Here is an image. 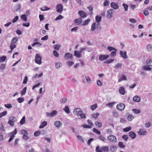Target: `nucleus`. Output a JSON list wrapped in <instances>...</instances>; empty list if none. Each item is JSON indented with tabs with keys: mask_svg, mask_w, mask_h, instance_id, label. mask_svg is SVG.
<instances>
[{
	"mask_svg": "<svg viewBox=\"0 0 152 152\" xmlns=\"http://www.w3.org/2000/svg\"><path fill=\"white\" fill-rule=\"evenodd\" d=\"M96 152H102L103 151L107 152L108 151L109 148L107 146L100 147L99 146H97L96 148Z\"/></svg>",
	"mask_w": 152,
	"mask_h": 152,
	"instance_id": "nucleus-1",
	"label": "nucleus"
},
{
	"mask_svg": "<svg viewBox=\"0 0 152 152\" xmlns=\"http://www.w3.org/2000/svg\"><path fill=\"white\" fill-rule=\"evenodd\" d=\"M21 133L23 135H28V132L26 130L22 129L21 130Z\"/></svg>",
	"mask_w": 152,
	"mask_h": 152,
	"instance_id": "nucleus-53",
	"label": "nucleus"
},
{
	"mask_svg": "<svg viewBox=\"0 0 152 152\" xmlns=\"http://www.w3.org/2000/svg\"><path fill=\"white\" fill-rule=\"evenodd\" d=\"M85 78L86 83L88 84H90L92 83L90 77L88 75L85 76Z\"/></svg>",
	"mask_w": 152,
	"mask_h": 152,
	"instance_id": "nucleus-17",
	"label": "nucleus"
},
{
	"mask_svg": "<svg viewBox=\"0 0 152 152\" xmlns=\"http://www.w3.org/2000/svg\"><path fill=\"white\" fill-rule=\"evenodd\" d=\"M117 148V147L116 146L112 145L110 147V150L111 151L113 152L114 151H116Z\"/></svg>",
	"mask_w": 152,
	"mask_h": 152,
	"instance_id": "nucleus-45",
	"label": "nucleus"
},
{
	"mask_svg": "<svg viewBox=\"0 0 152 152\" xmlns=\"http://www.w3.org/2000/svg\"><path fill=\"white\" fill-rule=\"evenodd\" d=\"M149 66H143L142 68L143 69L145 70H151V68L150 67H149Z\"/></svg>",
	"mask_w": 152,
	"mask_h": 152,
	"instance_id": "nucleus-42",
	"label": "nucleus"
},
{
	"mask_svg": "<svg viewBox=\"0 0 152 152\" xmlns=\"http://www.w3.org/2000/svg\"><path fill=\"white\" fill-rule=\"evenodd\" d=\"M138 133L142 135H145L147 133V131L145 130L144 129H140V130L138 132Z\"/></svg>",
	"mask_w": 152,
	"mask_h": 152,
	"instance_id": "nucleus-21",
	"label": "nucleus"
},
{
	"mask_svg": "<svg viewBox=\"0 0 152 152\" xmlns=\"http://www.w3.org/2000/svg\"><path fill=\"white\" fill-rule=\"evenodd\" d=\"M56 9L57 12L61 13L63 11L62 5L60 4H58L56 7Z\"/></svg>",
	"mask_w": 152,
	"mask_h": 152,
	"instance_id": "nucleus-4",
	"label": "nucleus"
},
{
	"mask_svg": "<svg viewBox=\"0 0 152 152\" xmlns=\"http://www.w3.org/2000/svg\"><path fill=\"white\" fill-rule=\"evenodd\" d=\"M97 107V105L96 104H95L91 106V109L93 111Z\"/></svg>",
	"mask_w": 152,
	"mask_h": 152,
	"instance_id": "nucleus-62",
	"label": "nucleus"
},
{
	"mask_svg": "<svg viewBox=\"0 0 152 152\" xmlns=\"http://www.w3.org/2000/svg\"><path fill=\"white\" fill-rule=\"evenodd\" d=\"M113 10L111 9L108 10L107 12V17L109 18L113 17Z\"/></svg>",
	"mask_w": 152,
	"mask_h": 152,
	"instance_id": "nucleus-11",
	"label": "nucleus"
},
{
	"mask_svg": "<svg viewBox=\"0 0 152 152\" xmlns=\"http://www.w3.org/2000/svg\"><path fill=\"white\" fill-rule=\"evenodd\" d=\"M16 45L15 44L11 43L10 46V48L12 50H13L14 48H16Z\"/></svg>",
	"mask_w": 152,
	"mask_h": 152,
	"instance_id": "nucleus-49",
	"label": "nucleus"
},
{
	"mask_svg": "<svg viewBox=\"0 0 152 152\" xmlns=\"http://www.w3.org/2000/svg\"><path fill=\"white\" fill-rule=\"evenodd\" d=\"M109 57V56L107 55H101L99 57V59L101 61H102L107 59Z\"/></svg>",
	"mask_w": 152,
	"mask_h": 152,
	"instance_id": "nucleus-10",
	"label": "nucleus"
},
{
	"mask_svg": "<svg viewBox=\"0 0 152 152\" xmlns=\"http://www.w3.org/2000/svg\"><path fill=\"white\" fill-rule=\"evenodd\" d=\"M95 124L98 127L101 128L102 126V124L101 123H100L98 121H96L95 122Z\"/></svg>",
	"mask_w": 152,
	"mask_h": 152,
	"instance_id": "nucleus-39",
	"label": "nucleus"
},
{
	"mask_svg": "<svg viewBox=\"0 0 152 152\" xmlns=\"http://www.w3.org/2000/svg\"><path fill=\"white\" fill-rule=\"evenodd\" d=\"M134 118V116L131 114L129 115L127 117V119L129 121H131Z\"/></svg>",
	"mask_w": 152,
	"mask_h": 152,
	"instance_id": "nucleus-34",
	"label": "nucleus"
},
{
	"mask_svg": "<svg viewBox=\"0 0 152 152\" xmlns=\"http://www.w3.org/2000/svg\"><path fill=\"white\" fill-rule=\"evenodd\" d=\"M62 65V64L60 62H57L55 66L57 69H59Z\"/></svg>",
	"mask_w": 152,
	"mask_h": 152,
	"instance_id": "nucleus-32",
	"label": "nucleus"
},
{
	"mask_svg": "<svg viewBox=\"0 0 152 152\" xmlns=\"http://www.w3.org/2000/svg\"><path fill=\"white\" fill-rule=\"evenodd\" d=\"M120 54L121 57L123 58L127 59L128 58L126 54V52L125 51H120Z\"/></svg>",
	"mask_w": 152,
	"mask_h": 152,
	"instance_id": "nucleus-8",
	"label": "nucleus"
},
{
	"mask_svg": "<svg viewBox=\"0 0 152 152\" xmlns=\"http://www.w3.org/2000/svg\"><path fill=\"white\" fill-rule=\"evenodd\" d=\"M42 57L39 54H37L35 56V63L39 64H41L42 63L41 61Z\"/></svg>",
	"mask_w": 152,
	"mask_h": 152,
	"instance_id": "nucleus-2",
	"label": "nucleus"
},
{
	"mask_svg": "<svg viewBox=\"0 0 152 152\" xmlns=\"http://www.w3.org/2000/svg\"><path fill=\"white\" fill-rule=\"evenodd\" d=\"M6 66L5 64H1L0 66V70L3 71L5 69Z\"/></svg>",
	"mask_w": 152,
	"mask_h": 152,
	"instance_id": "nucleus-59",
	"label": "nucleus"
},
{
	"mask_svg": "<svg viewBox=\"0 0 152 152\" xmlns=\"http://www.w3.org/2000/svg\"><path fill=\"white\" fill-rule=\"evenodd\" d=\"M131 129V127L130 126H129L124 129L123 130L124 132H127L130 130Z\"/></svg>",
	"mask_w": 152,
	"mask_h": 152,
	"instance_id": "nucleus-47",
	"label": "nucleus"
},
{
	"mask_svg": "<svg viewBox=\"0 0 152 152\" xmlns=\"http://www.w3.org/2000/svg\"><path fill=\"white\" fill-rule=\"evenodd\" d=\"M81 113H80V114H79L80 117L82 119H85L86 118V116L85 114L83 113V111L81 112Z\"/></svg>",
	"mask_w": 152,
	"mask_h": 152,
	"instance_id": "nucleus-25",
	"label": "nucleus"
},
{
	"mask_svg": "<svg viewBox=\"0 0 152 152\" xmlns=\"http://www.w3.org/2000/svg\"><path fill=\"white\" fill-rule=\"evenodd\" d=\"M25 100V99L23 98H19L17 99V101L19 103H22Z\"/></svg>",
	"mask_w": 152,
	"mask_h": 152,
	"instance_id": "nucleus-46",
	"label": "nucleus"
},
{
	"mask_svg": "<svg viewBox=\"0 0 152 152\" xmlns=\"http://www.w3.org/2000/svg\"><path fill=\"white\" fill-rule=\"evenodd\" d=\"M67 101V99L66 98L64 97L60 100V102L62 104L65 103Z\"/></svg>",
	"mask_w": 152,
	"mask_h": 152,
	"instance_id": "nucleus-29",
	"label": "nucleus"
},
{
	"mask_svg": "<svg viewBox=\"0 0 152 152\" xmlns=\"http://www.w3.org/2000/svg\"><path fill=\"white\" fill-rule=\"evenodd\" d=\"M133 112L135 113L136 114H139L140 113V110L136 109H133Z\"/></svg>",
	"mask_w": 152,
	"mask_h": 152,
	"instance_id": "nucleus-52",
	"label": "nucleus"
},
{
	"mask_svg": "<svg viewBox=\"0 0 152 152\" xmlns=\"http://www.w3.org/2000/svg\"><path fill=\"white\" fill-rule=\"evenodd\" d=\"M53 54L56 57H59V54L57 52L56 50H54L53 51Z\"/></svg>",
	"mask_w": 152,
	"mask_h": 152,
	"instance_id": "nucleus-64",
	"label": "nucleus"
},
{
	"mask_svg": "<svg viewBox=\"0 0 152 152\" xmlns=\"http://www.w3.org/2000/svg\"><path fill=\"white\" fill-rule=\"evenodd\" d=\"M82 111V110L80 108H77L74 110L73 113L75 115H78L80 113H81Z\"/></svg>",
	"mask_w": 152,
	"mask_h": 152,
	"instance_id": "nucleus-12",
	"label": "nucleus"
},
{
	"mask_svg": "<svg viewBox=\"0 0 152 152\" xmlns=\"http://www.w3.org/2000/svg\"><path fill=\"white\" fill-rule=\"evenodd\" d=\"M114 60V59H109L106 60L104 62V63L106 64H110L113 62Z\"/></svg>",
	"mask_w": 152,
	"mask_h": 152,
	"instance_id": "nucleus-41",
	"label": "nucleus"
},
{
	"mask_svg": "<svg viewBox=\"0 0 152 152\" xmlns=\"http://www.w3.org/2000/svg\"><path fill=\"white\" fill-rule=\"evenodd\" d=\"M102 18V17L99 15H97L96 16V22L98 23L97 24V26L99 25V23L101 21Z\"/></svg>",
	"mask_w": 152,
	"mask_h": 152,
	"instance_id": "nucleus-16",
	"label": "nucleus"
},
{
	"mask_svg": "<svg viewBox=\"0 0 152 152\" xmlns=\"http://www.w3.org/2000/svg\"><path fill=\"white\" fill-rule=\"evenodd\" d=\"M115 51H113L110 53V56L112 57H114L116 55V50H114Z\"/></svg>",
	"mask_w": 152,
	"mask_h": 152,
	"instance_id": "nucleus-58",
	"label": "nucleus"
},
{
	"mask_svg": "<svg viewBox=\"0 0 152 152\" xmlns=\"http://www.w3.org/2000/svg\"><path fill=\"white\" fill-rule=\"evenodd\" d=\"M147 65L149 66H152V60H147L146 61Z\"/></svg>",
	"mask_w": 152,
	"mask_h": 152,
	"instance_id": "nucleus-28",
	"label": "nucleus"
},
{
	"mask_svg": "<svg viewBox=\"0 0 152 152\" xmlns=\"http://www.w3.org/2000/svg\"><path fill=\"white\" fill-rule=\"evenodd\" d=\"M50 8H48L46 6L43 7H42L40 8V10L41 11H45L46 10H50Z\"/></svg>",
	"mask_w": 152,
	"mask_h": 152,
	"instance_id": "nucleus-40",
	"label": "nucleus"
},
{
	"mask_svg": "<svg viewBox=\"0 0 152 152\" xmlns=\"http://www.w3.org/2000/svg\"><path fill=\"white\" fill-rule=\"evenodd\" d=\"M141 100V98L140 97L138 96H134L133 99V100L135 102H139Z\"/></svg>",
	"mask_w": 152,
	"mask_h": 152,
	"instance_id": "nucleus-19",
	"label": "nucleus"
},
{
	"mask_svg": "<svg viewBox=\"0 0 152 152\" xmlns=\"http://www.w3.org/2000/svg\"><path fill=\"white\" fill-rule=\"evenodd\" d=\"M99 114L98 113H94L92 115V118L94 119L96 118L99 115Z\"/></svg>",
	"mask_w": 152,
	"mask_h": 152,
	"instance_id": "nucleus-43",
	"label": "nucleus"
},
{
	"mask_svg": "<svg viewBox=\"0 0 152 152\" xmlns=\"http://www.w3.org/2000/svg\"><path fill=\"white\" fill-rule=\"evenodd\" d=\"M27 88L26 87H24L22 90L21 92V95L23 96L25 94L26 92Z\"/></svg>",
	"mask_w": 152,
	"mask_h": 152,
	"instance_id": "nucleus-48",
	"label": "nucleus"
},
{
	"mask_svg": "<svg viewBox=\"0 0 152 152\" xmlns=\"http://www.w3.org/2000/svg\"><path fill=\"white\" fill-rule=\"evenodd\" d=\"M63 110L67 114H69L70 113L69 108L68 106H65Z\"/></svg>",
	"mask_w": 152,
	"mask_h": 152,
	"instance_id": "nucleus-24",
	"label": "nucleus"
},
{
	"mask_svg": "<svg viewBox=\"0 0 152 152\" xmlns=\"http://www.w3.org/2000/svg\"><path fill=\"white\" fill-rule=\"evenodd\" d=\"M47 124V123L46 121H43L42 123L39 126V128L42 129Z\"/></svg>",
	"mask_w": 152,
	"mask_h": 152,
	"instance_id": "nucleus-23",
	"label": "nucleus"
},
{
	"mask_svg": "<svg viewBox=\"0 0 152 152\" xmlns=\"http://www.w3.org/2000/svg\"><path fill=\"white\" fill-rule=\"evenodd\" d=\"M17 129H15L14 131L10 133V135L11 136L9 140V142L13 140L15 137V135L17 133Z\"/></svg>",
	"mask_w": 152,
	"mask_h": 152,
	"instance_id": "nucleus-6",
	"label": "nucleus"
},
{
	"mask_svg": "<svg viewBox=\"0 0 152 152\" xmlns=\"http://www.w3.org/2000/svg\"><path fill=\"white\" fill-rule=\"evenodd\" d=\"M74 64V62L72 61H68L67 62V65L69 66H70Z\"/></svg>",
	"mask_w": 152,
	"mask_h": 152,
	"instance_id": "nucleus-57",
	"label": "nucleus"
},
{
	"mask_svg": "<svg viewBox=\"0 0 152 152\" xmlns=\"http://www.w3.org/2000/svg\"><path fill=\"white\" fill-rule=\"evenodd\" d=\"M78 14L81 17L83 18H86L87 16V14L83 11H79L78 12Z\"/></svg>",
	"mask_w": 152,
	"mask_h": 152,
	"instance_id": "nucleus-14",
	"label": "nucleus"
},
{
	"mask_svg": "<svg viewBox=\"0 0 152 152\" xmlns=\"http://www.w3.org/2000/svg\"><path fill=\"white\" fill-rule=\"evenodd\" d=\"M126 80V77L125 75H123L118 80V82H120L123 80Z\"/></svg>",
	"mask_w": 152,
	"mask_h": 152,
	"instance_id": "nucleus-37",
	"label": "nucleus"
},
{
	"mask_svg": "<svg viewBox=\"0 0 152 152\" xmlns=\"http://www.w3.org/2000/svg\"><path fill=\"white\" fill-rule=\"evenodd\" d=\"M21 18L25 21L27 20V18L25 14L22 15L21 16Z\"/></svg>",
	"mask_w": 152,
	"mask_h": 152,
	"instance_id": "nucleus-50",
	"label": "nucleus"
},
{
	"mask_svg": "<svg viewBox=\"0 0 152 152\" xmlns=\"http://www.w3.org/2000/svg\"><path fill=\"white\" fill-rule=\"evenodd\" d=\"M42 44L39 42H34L32 45V46L33 47H35L36 45L38 47H39L42 45Z\"/></svg>",
	"mask_w": 152,
	"mask_h": 152,
	"instance_id": "nucleus-38",
	"label": "nucleus"
},
{
	"mask_svg": "<svg viewBox=\"0 0 152 152\" xmlns=\"http://www.w3.org/2000/svg\"><path fill=\"white\" fill-rule=\"evenodd\" d=\"M81 53L80 51H78L77 50H75L74 51V55L77 58H80L82 56Z\"/></svg>",
	"mask_w": 152,
	"mask_h": 152,
	"instance_id": "nucleus-13",
	"label": "nucleus"
},
{
	"mask_svg": "<svg viewBox=\"0 0 152 152\" xmlns=\"http://www.w3.org/2000/svg\"><path fill=\"white\" fill-rule=\"evenodd\" d=\"M25 116H23L20 121V124L22 125L25 124Z\"/></svg>",
	"mask_w": 152,
	"mask_h": 152,
	"instance_id": "nucleus-33",
	"label": "nucleus"
},
{
	"mask_svg": "<svg viewBox=\"0 0 152 152\" xmlns=\"http://www.w3.org/2000/svg\"><path fill=\"white\" fill-rule=\"evenodd\" d=\"M96 23L94 22L92 23L91 26V30L92 31H94L96 29Z\"/></svg>",
	"mask_w": 152,
	"mask_h": 152,
	"instance_id": "nucleus-27",
	"label": "nucleus"
},
{
	"mask_svg": "<svg viewBox=\"0 0 152 152\" xmlns=\"http://www.w3.org/2000/svg\"><path fill=\"white\" fill-rule=\"evenodd\" d=\"M7 57L5 56H3L0 57V63L4 62L6 59Z\"/></svg>",
	"mask_w": 152,
	"mask_h": 152,
	"instance_id": "nucleus-31",
	"label": "nucleus"
},
{
	"mask_svg": "<svg viewBox=\"0 0 152 152\" xmlns=\"http://www.w3.org/2000/svg\"><path fill=\"white\" fill-rule=\"evenodd\" d=\"M60 47V45H59L56 44L54 46V48L55 49L57 50H58Z\"/></svg>",
	"mask_w": 152,
	"mask_h": 152,
	"instance_id": "nucleus-63",
	"label": "nucleus"
},
{
	"mask_svg": "<svg viewBox=\"0 0 152 152\" xmlns=\"http://www.w3.org/2000/svg\"><path fill=\"white\" fill-rule=\"evenodd\" d=\"M93 131L97 134H98L99 135L101 134V132L99 130L95 129V128H94L93 129Z\"/></svg>",
	"mask_w": 152,
	"mask_h": 152,
	"instance_id": "nucleus-55",
	"label": "nucleus"
},
{
	"mask_svg": "<svg viewBox=\"0 0 152 152\" xmlns=\"http://www.w3.org/2000/svg\"><path fill=\"white\" fill-rule=\"evenodd\" d=\"M90 19H87V20H85L83 23V24H82L83 26H86L90 22Z\"/></svg>",
	"mask_w": 152,
	"mask_h": 152,
	"instance_id": "nucleus-36",
	"label": "nucleus"
},
{
	"mask_svg": "<svg viewBox=\"0 0 152 152\" xmlns=\"http://www.w3.org/2000/svg\"><path fill=\"white\" fill-rule=\"evenodd\" d=\"M119 146L122 148H125V146L124 145L123 143L121 142H119L118 144Z\"/></svg>",
	"mask_w": 152,
	"mask_h": 152,
	"instance_id": "nucleus-51",
	"label": "nucleus"
},
{
	"mask_svg": "<svg viewBox=\"0 0 152 152\" xmlns=\"http://www.w3.org/2000/svg\"><path fill=\"white\" fill-rule=\"evenodd\" d=\"M108 140L111 142H117V139L113 135H111L108 137Z\"/></svg>",
	"mask_w": 152,
	"mask_h": 152,
	"instance_id": "nucleus-7",
	"label": "nucleus"
},
{
	"mask_svg": "<svg viewBox=\"0 0 152 152\" xmlns=\"http://www.w3.org/2000/svg\"><path fill=\"white\" fill-rule=\"evenodd\" d=\"M7 111H4V112L1 113L0 114V118H2V117L6 115L7 114Z\"/></svg>",
	"mask_w": 152,
	"mask_h": 152,
	"instance_id": "nucleus-54",
	"label": "nucleus"
},
{
	"mask_svg": "<svg viewBox=\"0 0 152 152\" xmlns=\"http://www.w3.org/2000/svg\"><path fill=\"white\" fill-rule=\"evenodd\" d=\"M41 133L40 131H37L34 133V135L35 137H37L39 136Z\"/></svg>",
	"mask_w": 152,
	"mask_h": 152,
	"instance_id": "nucleus-61",
	"label": "nucleus"
},
{
	"mask_svg": "<svg viewBox=\"0 0 152 152\" xmlns=\"http://www.w3.org/2000/svg\"><path fill=\"white\" fill-rule=\"evenodd\" d=\"M4 106L7 108H10L12 107V106L11 104H5Z\"/></svg>",
	"mask_w": 152,
	"mask_h": 152,
	"instance_id": "nucleus-56",
	"label": "nucleus"
},
{
	"mask_svg": "<svg viewBox=\"0 0 152 152\" xmlns=\"http://www.w3.org/2000/svg\"><path fill=\"white\" fill-rule=\"evenodd\" d=\"M115 103L114 102H109L106 104V105L110 107H112Z\"/></svg>",
	"mask_w": 152,
	"mask_h": 152,
	"instance_id": "nucleus-44",
	"label": "nucleus"
},
{
	"mask_svg": "<svg viewBox=\"0 0 152 152\" xmlns=\"http://www.w3.org/2000/svg\"><path fill=\"white\" fill-rule=\"evenodd\" d=\"M72 57V55L69 53H66L65 54V57L66 59H69L71 58Z\"/></svg>",
	"mask_w": 152,
	"mask_h": 152,
	"instance_id": "nucleus-30",
	"label": "nucleus"
},
{
	"mask_svg": "<svg viewBox=\"0 0 152 152\" xmlns=\"http://www.w3.org/2000/svg\"><path fill=\"white\" fill-rule=\"evenodd\" d=\"M82 20L81 18H80L76 19L75 21V23L77 25L81 24L82 23Z\"/></svg>",
	"mask_w": 152,
	"mask_h": 152,
	"instance_id": "nucleus-18",
	"label": "nucleus"
},
{
	"mask_svg": "<svg viewBox=\"0 0 152 152\" xmlns=\"http://www.w3.org/2000/svg\"><path fill=\"white\" fill-rule=\"evenodd\" d=\"M57 111L54 110L52 111L50 113L47 112L46 114L48 117H53L56 116L57 114Z\"/></svg>",
	"mask_w": 152,
	"mask_h": 152,
	"instance_id": "nucleus-3",
	"label": "nucleus"
},
{
	"mask_svg": "<svg viewBox=\"0 0 152 152\" xmlns=\"http://www.w3.org/2000/svg\"><path fill=\"white\" fill-rule=\"evenodd\" d=\"M125 105L123 103H120L117 106V108L118 110H124L125 108Z\"/></svg>",
	"mask_w": 152,
	"mask_h": 152,
	"instance_id": "nucleus-9",
	"label": "nucleus"
},
{
	"mask_svg": "<svg viewBox=\"0 0 152 152\" xmlns=\"http://www.w3.org/2000/svg\"><path fill=\"white\" fill-rule=\"evenodd\" d=\"M110 6L112 8L115 10H117L119 9V6L118 4L113 2L111 3Z\"/></svg>",
	"mask_w": 152,
	"mask_h": 152,
	"instance_id": "nucleus-5",
	"label": "nucleus"
},
{
	"mask_svg": "<svg viewBox=\"0 0 152 152\" xmlns=\"http://www.w3.org/2000/svg\"><path fill=\"white\" fill-rule=\"evenodd\" d=\"M119 92L122 95H124L125 93V90L124 88L123 87H120L119 89Z\"/></svg>",
	"mask_w": 152,
	"mask_h": 152,
	"instance_id": "nucleus-22",
	"label": "nucleus"
},
{
	"mask_svg": "<svg viewBox=\"0 0 152 152\" xmlns=\"http://www.w3.org/2000/svg\"><path fill=\"white\" fill-rule=\"evenodd\" d=\"M129 136L132 139H135L136 136L135 133L132 132H129Z\"/></svg>",
	"mask_w": 152,
	"mask_h": 152,
	"instance_id": "nucleus-20",
	"label": "nucleus"
},
{
	"mask_svg": "<svg viewBox=\"0 0 152 152\" xmlns=\"http://www.w3.org/2000/svg\"><path fill=\"white\" fill-rule=\"evenodd\" d=\"M18 40V38L17 37H13L11 43L15 44L17 42Z\"/></svg>",
	"mask_w": 152,
	"mask_h": 152,
	"instance_id": "nucleus-35",
	"label": "nucleus"
},
{
	"mask_svg": "<svg viewBox=\"0 0 152 152\" xmlns=\"http://www.w3.org/2000/svg\"><path fill=\"white\" fill-rule=\"evenodd\" d=\"M54 125L56 126L58 128H60L62 125V123L59 121H56L54 123Z\"/></svg>",
	"mask_w": 152,
	"mask_h": 152,
	"instance_id": "nucleus-15",
	"label": "nucleus"
},
{
	"mask_svg": "<svg viewBox=\"0 0 152 152\" xmlns=\"http://www.w3.org/2000/svg\"><path fill=\"white\" fill-rule=\"evenodd\" d=\"M99 138L102 141H104L106 140V138L101 134L99 135Z\"/></svg>",
	"mask_w": 152,
	"mask_h": 152,
	"instance_id": "nucleus-60",
	"label": "nucleus"
},
{
	"mask_svg": "<svg viewBox=\"0 0 152 152\" xmlns=\"http://www.w3.org/2000/svg\"><path fill=\"white\" fill-rule=\"evenodd\" d=\"M122 65V64L121 63H118L115 64L114 67L115 69H118V68L121 67Z\"/></svg>",
	"mask_w": 152,
	"mask_h": 152,
	"instance_id": "nucleus-26",
	"label": "nucleus"
}]
</instances>
